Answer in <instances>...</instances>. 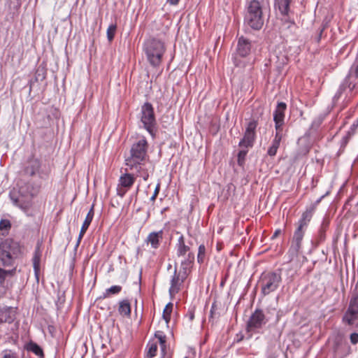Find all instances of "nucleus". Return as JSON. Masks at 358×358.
I'll list each match as a JSON object with an SVG mask.
<instances>
[{"label":"nucleus","mask_w":358,"mask_h":358,"mask_svg":"<svg viewBox=\"0 0 358 358\" xmlns=\"http://www.w3.org/2000/svg\"><path fill=\"white\" fill-rule=\"evenodd\" d=\"M148 148V141L145 137H142L132 144L130 155L125 159L127 171H135L136 176L142 178L145 181L149 178L146 168V162L149 159Z\"/></svg>","instance_id":"nucleus-1"},{"label":"nucleus","mask_w":358,"mask_h":358,"mask_svg":"<svg viewBox=\"0 0 358 358\" xmlns=\"http://www.w3.org/2000/svg\"><path fill=\"white\" fill-rule=\"evenodd\" d=\"M319 202L317 201L315 203H313L308 207L302 214L301 218L297 222V227L294 232V235L292 240L291 246L289 250V253L292 257H296L301 248L302 241L308 227L309 222H310L313 213L316 208V205Z\"/></svg>","instance_id":"nucleus-2"},{"label":"nucleus","mask_w":358,"mask_h":358,"mask_svg":"<svg viewBox=\"0 0 358 358\" xmlns=\"http://www.w3.org/2000/svg\"><path fill=\"white\" fill-rule=\"evenodd\" d=\"M21 254L22 247L17 241L6 238L0 243V262L3 266H13Z\"/></svg>","instance_id":"nucleus-3"},{"label":"nucleus","mask_w":358,"mask_h":358,"mask_svg":"<svg viewBox=\"0 0 358 358\" xmlns=\"http://www.w3.org/2000/svg\"><path fill=\"white\" fill-rule=\"evenodd\" d=\"M263 4L260 0H250L246 7L244 23L254 30H259L264 24Z\"/></svg>","instance_id":"nucleus-4"},{"label":"nucleus","mask_w":358,"mask_h":358,"mask_svg":"<svg viewBox=\"0 0 358 358\" xmlns=\"http://www.w3.org/2000/svg\"><path fill=\"white\" fill-rule=\"evenodd\" d=\"M164 43L155 38L147 40L144 43V51L150 65L154 67L159 66L165 52Z\"/></svg>","instance_id":"nucleus-5"},{"label":"nucleus","mask_w":358,"mask_h":358,"mask_svg":"<svg viewBox=\"0 0 358 358\" xmlns=\"http://www.w3.org/2000/svg\"><path fill=\"white\" fill-rule=\"evenodd\" d=\"M282 282L280 271L263 273L259 280L261 292L264 296L275 292Z\"/></svg>","instance_id":"nucleus-6"},{"label":"nucleus","mask_w":358,"mask_h":358,"mask_svg":"<svg viewBox=\"0 0 358 358\" xmlns=\"http://www.w3.org/2000/svg\"><path fill=\"white\" fill-rule=\"evenodd\" d=\"M34 194L31 192H25L23 187L19 189H13L9 193V197L13 205L27 213L32 204Z\"/></svg>","instance_id":"nucleus-7"},{"label":"nucleus","mask_w":358,"mask_h":358,"mask_svg":"<svg viewBox=\"0 0 358 358\" xmlns=\"http://www.w3.org/2000/svg\"><path fill=\"white\" fill-rule=\"evenodd\" d=\"M141 122L148 132L155 137L156 133V119L152 105L146 102L141 106Z\"/></svg>","instance_id":"nucleus-8"},{"label":"nucleus","mask_w":358,"mask_h":358,"mask_svg":"<svg viewBox=\"0 0 358 358\" xmlns=\"http://www.w3.org/2000/svg\"><path fill=\"white\" fill-rule=\"evenodd\" d=\"M268 320L266 317L263 310L261 309H256L250 317L247 323V331L248 332H258L260 329L263 327Z\"/></svg>","instance_id":"nucleus-9"},{"label":"nucleus","mask_w":358,"mask_h":358,"mask_svg":"<svg viewBox=\"0 0 358 358\" xmlns=\"http://www.w3.org/2000/svg\"><path fill=\"white\" fill-rule=\"evenodd\" d=\"M257 124V121L255 120H252L248 122L243 138L238 143L241 148L248 149L253 146L256 138V128Z\"/></svg>","instance_id":"nucleus-10"},{"label":"nucleus","mask_w":358,"mask_h":358,"mask_svg":"<svg viewBox=\"0 0 358 358\" xmlns=\"http://www.w3.org/2000/svg\"><path fill=\"white\" fill-rule=\"evenodd\" d=\"M41 163L40 160L35 157H31L24 164L22 170L23 175L31 177L36 174H38L40 178H43L46 177L48 173L41 170Z\"/></svg>","instance_id":"nucleus-11"},{"label":"nucleus","mask_w":358,"mask_h":358,"mask_svg":"<svg viewBox=\"0 0 358 358\" xmlns=\"http://www.w3.org/2000/svg\"><path fill=\"white\" fill-rule=\"evenodd\" d=\"M254 46V42L242 36L238 39L236 54L241 57H245L251 53Z\"/></svg>","instance_id":"nucleus-12"},{"label":"nucleus","mask_w":358,"mask_h":358,"mask_svg":"<svg viewBox=\"0 0 358 358\" xmlns=\"http://www.w3.org/2000/svg\"><path fill=\"white\" fill-rule=\"evenodd\" d=\"M357 292L351 299L348 311L343 317L345 320L348 324H352L358 317V287H357Z\"/></svg>","instance_id":"nucleus-13"},{"label":"nucleus","mask_w":358,"mask_h":358,"mask_svg":"<svg viewBox=\"0 0 358 358\" xmlns=\"http://www.w3.org/2000/svg\"><path fill=\"white\" fill-rule=\"evenodd\" d=\"M287 105L284 102H279L273 113V120L275 122V127L276 131H282V126L284 124L285 112Z\"/></svg>","instance_id":"nucleus-14"},{"label":"nucleus","mask_w":358,"mask_h":358,"mask_svg":"<svg viewBox=\"0 0 358 358\" xmlns=\"http://www.w3.org/2000/svg\"><path fill=\"white\" fill-rule=\"evenodd\" d=\"M186 275V271H183L182 275H180V273H177L176 268L175 269L173 275L171 280V286L169 288L171 295H174L180 291V286L183 283Z\"/></svg>","instance_id":"nucleus-15"},{"label":"nucleus","mask_w":358,"mask_h":358,"mask_svg":"<svg viewBox=\"0 0 358 358\" xmlns=\"http://www.w3.org/2000/svg\"><path fill=\"white\" fill-rule=\"evenodd\" d=\"M94 215V205H92L91 208L90 209L88 213L87 214V215L85 217V219L84 220V222H83V224L82 225V227L80 229V234H79V236H78V241H77V243H76V248L78 247V245H80V241H81L84 234L87 231L89 226L90 225V224H91V222H92V221L93 220Z\"/></svg>","instance_id":"nucleus-16"},{"label":"nucleus","mask_w":358,"mask_h":358,"mask_svg":"<svg viewBox=\"0 0 358 358\" xmlns=\"http://www.w3.org/2000/svg\"><path fill=\"white\" fill-rule=\"evenodd\" d=\"M15 319V310L11 307L0 309V324L3 323H12Z\"/></svg>","instance_id":"nucleus-17"},{"label":"nucleus","mask_w":358,"mask_h":358,"mask_svg":"<svg viewBox=\"0 0 358 358\" xmlns=\"http://www.w3.org/2000/svg\"><path fill=\"white\" fill-rule=\"evenodd\" d=\"M163 238V230L159 231H153L148 234L146 238L145 242L150 244L151 248L157 249L159 246L160 241Z\"/></svg>","instance_id":"nucleus-18"},{"label":"nucleus","mask_w":358,"mask_h":358,"mask_svg":"<svg viewBox=\"0 0 358 358\" xmlns=\"http://www.w3.org/2000/svg\"><path fill=\"white\" fill-rule=\"evenodd\" d=\"M41 255H42V251L41 250V243H38L35 248V250H34L33 258H32L34 274L37 279H38V275H39V271H40V263H41Z\"/></svg>","instance_id":"nucleus-19"},{"label":"nucleus","mask_w":358,"mask_h":358,"mask_svg":"<svg viewBox=\"0 0 358 358\" xmlns=\"http://www.w3.org/2000/svg\"><path fill=\"white\" fill-rule=\"evenodd\" d=\"M357 83L353 80V75L352 72L346 76L343 83L340 85L338 92L341 94L347 89L349 88L350 91L353 90L356 87Z\"/></svg>","instance_id":"nucleus-20"},{"label":"nucleus","mask_w":358,"mask_h":358,"mask_svg":"<svg viewBox=\"0 0 358 358\" xmlns=\"http://www.w3.org/2000/svg\"><path fill=\"white\" fill-rule=\"evenodd\" d=\"M282 137V132L276 131L274 139L272 141L271 146L268 148L267 154L273 157L276 155L278 149L280 147V141Z\"/></svg>","instance_id":"nucleus-21"},{"label":"nucleus","mask_w":358,"mask_h":358,"mask_svg":"<svg viewBox=\"0 0 358 358\" xmlns=\"http://www.w3.org/2000/svg\"><path fill=\"white\" fill-rule=\"evenodd\" d=\"M176 248L178 257L185 256L187 253L191 252L189 246L185 244L183 235L178 238Z\"/></svg>","instance_id":"nucleus-22"},{"label":"nucleus","mask_w":358,"mask_h":358,"mask_svg":"<svg viewBox=\"0 0 358 358\" xmlns=\"http://www.w3.org/2000/svg\"><path fill=\"white\" fill-rule=\"evenodd\" d=\"M135 182V177L131 174L126 173L122 175L119 179V186L124 187L127 189H129Z\"/></svg>","instance_id":"nucleus-23"},{"label":"nucleus","mask_w":358,"mask_h":358,"mask_svg":"<svg viewBox=\"0 0 358 358\" xmlns=\"http://www.w3.org/2000/svg\"><path fill=\"white\" fill-rule=\"evenodd\" d=\"M292 0H275V8L282 15H287L289 10V4Z\"/></svg>","instance_id":"nucleus-24"},{"label":"nucleus","mask_w":358,"mask_h":358,"mask_svg":"<svg viewBox=\"0 0 358 358\" xmlns=\"http://www.w3.org/2000/svg\"><path fill=\"white\" fill-rule=\"evenodd\" d=\"M118 312L123 316L129 317L131 315V304L128 299H123L120 301Z\"/></svg>","instance_id":"nucleus-25"},{"label":"nucleus","mask_w":358,"mask_h":358,"mask_svg":"<svg viewBox=\"0 0 358 358\" xmlns=\"http://www.w3.org/2000/svg\"><path fill=\"white\" fill-rule=\"evenodd\" d=\"M27 350L28 351H30V352L34 353L36 355L39 356L41 357H44V353H43L42 348L37 343H36L33 341H30L27 345Z\"/></svg>","instance_id":"nucleus-26"},{"label":"nucleus","mask_w":358,"mask_h":358,"mask_svg":"<svg viewBox=\"0 0 358 358\" xmlns=\"http://www.w3.org/2000/svg\"><path fill=\"white\" fill-rule=\"evenodd\" d=\"M184 257L185 259L181 262V267L183 271H186L187 267L191 266V265L194 263V255L193 252H189Z\"/></svg>","instance_id":"nucleus-27"},{"label":"nucleus","mask_w":358,"mask_h":358,"mask_svg":"<svg viewBox=\"0 0 358 358\" xmlns=\"http://www.w3.org/2000/svg\"><path fill=\"white\" fill-rule=\"evenodd\" d=\"M328 226H329V224L327 222H325V221L322 222V223L320 226V228L318 230V234H317V241L318 243H320L325 240L326 231L327 230Z\"/></svg>","instance_id":"nucleus-28"},{"label":"nucleus","mask_w":358,"mask_h":358,"mask_svg":"<svg viewBox=\"0 0 358 358\" xmlns=\"http://www.w3.org/2000/svg\"><path fill=\"white\" fill-rule=\"evenodd\" d=\"M122 287L120 285H113L106 289L103 293L102 298H108L110 295H115L119 294L122 291Z\"/></svg>","instance_id":"nucleus-29"},{"label":"nucleus","mask_w":358,"mask_h":358,"mask_svg":"<svg viewBox=\"0 0 358 358\" xmlns=\"http://www.w3.org/2000/svg\"><path fill=\"white\" fill-rule=\"evenodd\" d=\"M11 227V224L8 220H1L0 221V235L6 236Z\"/></svg>","instance_id":"nucleus-30"},{"label":"nucleus","mask_w":358,"mask_h":358,"mask_svg":"<svg viewBox=\"0 0 358 358\" xmlns=\"http://www.w3.org/2000/svg\"><path fill=\"white\" fill-rule=\"evenodd\" d=\"M173 306V303L169 302L166 304L165 308L164 309L162 317L166 324H168L171 320V314L172 312Z\"/></svg>","instance_id":"nucleus-31"},{"label":"nucleus","mask_w":358,"mask_h":358,"mask_svg":"<svg viewBox=\"0 0 358 358\" xmlns=\"http://www.w3.org/2000/svg\"><path fill=\"white\" fill-rule=\"evenodd\" d=\"M206 249L203 244H201L199 246L198 249V255H197V262L199 264H201L204 262L206 259Z\"/></svg>","instance_id":"nucleus-32"},{"label":"nucleus","mask_w":358,"mask_h":358,"mask_svg":"<svg viewBox=\"0 0 358 358\" xmlns=\"http://www.w3.org/2000/svg\"><path fill=\"white\" fill-rule=\"evenodd\" d=\"M155 336L159 340L162 352H164L166 350V336L161 331H157Z\"/></svg>","instance_id":"nucleus-33"},{"label":"nucleus","mask_w":358,"mask_h":358,"mask_svg":"<svg viewBox=\"0 0 358 358\" xmlns=\"http://www.w3.org/2000/svg\"><path fill=\"white\" fill-rule=\"evenodd\" d=\"M117 29V25L115 24H111L107 29L106 34L109 41H112L114 38Z\"/></svg>","instance_id":"nucleus-34"},{"label":"nucleus","mask_w":358,"mask_h":358,"mask_svg":"<svg viewBox=\"0 0 358 358\" xmlns=\"http://www.w3.org/2000/svg\"><path fill=\"white\" fill-rule=\"evenodd\" d=\"M147 356L149 358H152L156 355L157 351V345L156 343H148Z\"/></svg>","instance_id":"nucleus-35"},{"label":"nucleus","mask_w":358,"mask_h":358,"mask_svg":"<svg viewBox=\"0 0 358 358\" xmlns=\"http://www.w3.org/2000/svg\"><path fill=\"white\" fill-rule=\"evenodd\" d=\"M248 153V150L245 148L240 150L238 153V164L242 166L245 163V159Z\"/></svg>","instance_id":"nucleus-36"},{"label":"nucleus","mask_w":358,"mask_h":358,"mask_svg":"<svg viewBox=\"0 0 358 358\" xmlns=\"http://www.w3.org/2000/svg\"><path fill=\"white\" fill-rule=\"evenodd\" d=\"M8 277L6 270L0 267V285L3 286L6 278Z\"/></svg>","instance_id":"nucleus-37"},{"label":"nucleus","mask_w":358,"mask_h":358,"mask_svg":"<svg viewBox=\"0 0 358 358\" xmlns=\"http://www.w3.org/2000/svg\"><path fill=\"white\" fill-rule=\"evenodd\" d=\"M160 191V184L158 183L157 185H156V187L155 189V191H154V193L152 194V196L150 198V201H152V203H154L156 200V198L159 194Z\"/></svg>","instance_id":"nucleus-38"},{"label":"nucleus","mask_w":358,"mask_h":358,"mask_svg":"<svg viewBox=\"0 0 358 358\" xmlns=\"http://www.w3.org/2000/svg\"><path fill=\"white\" fill-rule=\"evenodd\" d=\"M128 189H127L124 187L118 185L117 187V194L118 196H120V197H123L125 195V194L127 193Z\"/></svg>","instance_id":"nucleus-39"},{"label":"nucleus","mask_w":358,"mask_h":358,"mask_svg":"<svg viewBox=\"0 0 358 358\" xmlns=\"http://www.w3.org/2000/svg\"><path fill=\"white\" fill-rule=\"evenodd\" d=\"M185 317L188 319L189 322H192L194 319V308L189 309Z\"/></svg>","instance_id":"nucleus-40"},{"label":"nucleus","mask_w":358,"mask_h":358,"mask_svg":"<svg viewBox=\"0 0 358 358\" xmlns=\"http://www.w3.org/2000/svg\"><path fill=\"white\" fill-rule=\"evenodd\" d=\"M357 127H358V120H356L351 125L350 129V130L348 131V135H350V136L353 135L355 133L356 129H357Z\"/></svg>","instance_id":"nucleus-41"},{"label":"nucleus","mask_w":358,"mask_h":358,"mask_svg":"<svg viewBox=\"0 0 358 358\" xmlns=\"http://www.w3.org/2000/svg\"><path fill=\"white\" fill-rule=\"evenodd\" d=\"M3 358H18L17 355L12 352L10 350H6L4 352Z\"/></svg>","instance_id":"nucleus-42"},{"label":"nucleus","mask_w":358,"mask_h":358,"mask_svg":"<svg viewBox=\"0 0 358 358\" xmlns=\"http://www.w3.org/2000/svg\"><path fill=\"white\" fill-rule=\"evenodd\" d=\"M350 342L353 345H356L358 343V334L357 333H352L350 334Z\"/></svg>","instance_id":"nucleus-43"},{"label":"nucleus","mask_w":358,"mask_h":358,"mask_svg":"<svg viewBox=\"0 0 358 358\" xmlns=\"http://www.w3.org/2000/svg\"><path fill=\"white\" fill-rule=\"evenodd\" d=\"M350 72L352 73L353 80H355V79H358V64L356 66L354 71L351 70Z\"/></svg>","instance_id":"nucleus-44"},{"label":"nucleus","mask_w":358,"mask_h":358,"mask_svg":"<svg viewBox=\"0 0 358 358\" xmlns=\"http://www.w3.org/2000/svg\"><path fill=\"white\" fill-rule=\"evenodd\" d=\"M16 268H14L11 270H6V274L8 276H13L15 273Z\"/></svg>","instance_id":"nucleus-45"},{"label":"nucleus","mask_w":358,"mask_h":358,"mask_svg":"<svg viewBox=\"0 0 358 358\" xmlns=\"http://www.w3.org/2000/svg\"><path fill=\"white\" fill-rule=\"evenodd\" d=\"M343 94H341V92H338L337 91V92L335 94L334 96V101L336 102V101H338V99L341 98V95Z\"/></svg>","instance_id":"nucleus-46"},{"label":"nucleus","mask_w":358,"mask_h":358,"mask_svg":"<svg viewBox=\"0 0 358 358\" xmlns=\"http://www.w3.org/2000/svg\"><path fill=\"white\" fill-rule=\"evenodd\" d=\"M180 0H166V3L172 6H176L179 3Z\"/></svg>","instance_id":"nucleus-47"},{"label":"nucleus","mask_w":358,"mask_h":358,"mask_svg":"<svg viewBox=\"0 0 358 358\" xmlns=\"http://www.w3.org/2000/svg\"><path fill=\"white\" fill-rule=\"evenodd\" d=\"M281 233L280 229H277L272 236V238H276Z\"/></svg>","instance_id":"nucleus-48"},{"label":"nucleus","mask_w":358,"mask_h":358,"mask_svg":"<svg viewBox=\"0 0 358 358\" xmlns=\"http://www.w3.org/2000/svg\"><path fill=\"white\" fill-rule=\"evenodd\" d=\"M163 355L161 358H171V356L170 354L166 353L165 351L162 352Z\"/></svg>","instance_id":"nucleus-49"},{"label":"nucleus","mask_w":358,"mask_h":358,"mask_svg":"<svg viewBox=\"0 0 358 358\" xmlns=\"http://www.w3.org/2000/svg\"><path fill=\"white\" fill-rule=\"evenodd\" d=\"M214 313V306L213 305L210 309V317H213Z\"/></svg>","instance_id":"nucleus-50"},{"label":"nucleus","mask_w":358,"mask_h":358,"mask_svg":"<svg viewBox=\"0 0 358 358\" xmlns=\"http://www.w3.org/2000/svg\"><path fill=\"white\" fill-rule=\"evenodd\" d=\"M166 209H167L166 208H164V209L162 210V212H161V213H164V212H165V211L166 210Z\"/></svg>","instance_id":"nucleus-51"},{"label":"nucleus","mask_w":358,"mask_h":358,"mask_svg":"<svg viewBox=\"0 0 358 358\" xmlns=\"http://www.w3.org/2000/svg\"><path fill=\"white\" fill-rule=\"evenodd\" d=\"M260 1H261V3H264V2L267 1V0H260Z\"/></svg>","instance_id":"nucleus-52"},{"label":"nucleus","mask_w":358,"mask_h":358,"mask_svg":"<svg viewBox=\"0 0 358 358\" xmlns=\"http://www.w3.org/2000/svg\"><path fill=\"white\" fill-rule=\"evenodd\" d=\"M236 59L235 58V60H236ZM234 62H235V64H236V66H238V64L236 63V62L235 61Z\"/></svg>","instance_id":"nucleus-53"},{"label":"nucleus","mask_w":358,"mask_h":358,"mask_svg":"<svg viewBox=\"0 0 358 358\" xmlns=\"http://www.w3.org/2000/svg\"><path fill=\"white\" fill-rule=\"evenodd\" d=\"M268 358H274V357H268Z\"/></svg>","instance_id":"nucleus-54"},{"label":"nucleus","mask_w":358,"mask_h":358,"mask_svg":"<svg viewBox=\"0 0 358 358\" xmlns=\"http://www.w3.org/2000/svg\"><path fill=\"white\" fill-rule=\"evenodd\" d=\"M185 358H187V357H185Z\"/></svg>","instance_id":"nucleus-55"}]
</instances>
